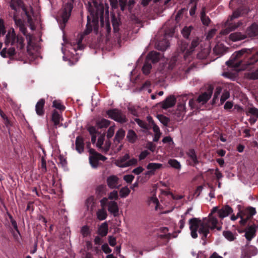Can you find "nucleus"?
Returning a JSON list of instances; mask_svg holds the SVG:
<instances>
[{
  "label": "nucleus",
  "instance_id": "9d476101",
  "mask_svg": "<svg viewBox=\"0 0 258 258\" xmlns=\"http://www.w3.org/2000/svg\"><path fill=\"white\" fill-rule=\"evenodd\" d=\"M89 153L90 154L89 157V162L91 166L94 168H96L98 166L99 160L105 161L106 159V158L105 156L97 153L93 149L89 150Z\"/></svg>",
  "mask_w": 258,
  "mask_h": 258
},
{
  "label": "nucleus",
  "instance_id": "a878e982",
  "mask_svg": "<svg viewBox=\"0 0 258 258\" xmlns=\"http://www.w3.org/2000/svg\"><path fill=\"white\" fill-rule=\"evenodd\" d=\"M192 210V207H190L189 208L187 209V210H186V211L184 213V214H183L182 215H181V219L179 220V223H178V225H179V228L180 229H182L184 228V226H185V219H186V216L189 214V213Z\"/></svg>",
  "mask_w": 258,
  "mask_h": 258
},
{
  "label": "nucleus",
  "instance_id": "20e7f679",
  "mask_svg": "<svg viewBox=\"0 0 258 258\" xmlns=\"http://www.w3.org/2000/svg\"><path fill=\"white\" fill-rule=\"evenodd\" d=\"M250 50L247 48H243L240 50L235 52L231 56L230 59L226 62L227 66L234 68H237L241 66V60L239 58L244 53H249Z\"/></svg>",
  "mask_w": 258,
  "mask_h": 258
},
{
  "label": "nucleus",
  "instance_id": "ddd939ff",
  "mask_svg": "<svg viewBox=\"0 0 258 258\" xmlns=\"http://www.w3.org/2000/svg\"><path fill=\"white\" fill-rule=\"evenodd\" d=\"M108 186L111 189L118 188L121 184L119 182V178L116 175H110L106 180Z\"/></svg>",
  "mask_w": 258,
  "mask_h": 258
},
{
  "label": "nucleus",
  "instance_id": "f704fd0d",
  "mask_svg": "<svg viewBox=\"0 0 258 258\" xmlns=\"http://www.w3.org/2000/svg\"><path fill=\"white\" fill-rule=\"evenodd\" d=\"M126 138L129 142L134 143L137 139V135L133 130H129L127 134Z\"/></svg>",
  "mask_w": 258,
  "mask_h": 258
},
{
  "label": "nucleus",
  "instance_id": "f8f14e48",
  "mask_svg": "<svg viewBox=\"0 0 258 258\" xmlns=\"http://www.w3.org/2000/svg\"><path fill=\"white\" fill-rule=\"evenodd\" d=\"M73 8V5L70 3H67L63 6L60 16L64 24L67 22L69 19Z\"/></svg>",
  "mask_w": 258,
  "mask_h": 258
},
{
  "label": "nucleus",
  "instance_id": "c9c22d12",
  "mask_svg": "<svg viewBox=\"0 0 258 258\" xmlns=\"http://www.w3.org/2000/svg\"><path fill=\"white\" fill-rule=\"evenodd\" d=\"M96 215L97 218L101 221L105 220L107 216V212L104 208L99 209L97 212Z\"/></svg>",
  "mask_w": 258,
  "mask_h": 258
},
{
  "label": "nucleus",
  "instance_id": "3c124183",
  "mask_svg": "<svg viewBox=\"0 0 258 258\" xmlns=\"http://www.w3.org/2000/svg\"><path fill=\"white\" fill-rule=\"evenodd\" d=\"M118 198V192L116 190H113L109 193L108 195V199L110 200H116Z\"/></svg>",
  "mask_w": 258,
  "mask_h": 258
},
{
  "label": "nucleus",
  "instance_id": "13d9d810",
  "mask_svg": "<svg viewBox=\"0 0 258 258\" xmlns=\"http://www.w3.org/2000/svg\"><path fill=\"white\" fill-rule=\"evenodd\" d=\"M81 233L84 237L87 236L89 233V229L87 226H83L81 229Z\"/></svg>",
  "mask_w": 258,
  "mask_h": 258
},
{
  "label": "nucleus",
  "instance_id": "6ab92c4d",
  "mask_svg": "<svg viewBox=\"0 0 258 258\" xmlns=\"http://www.w3.org/2000/svg\"><path fill=\"white\" fill-rule=\"evenodd\" d=\"M176 103V99L173 96L168 97L164 101L161 103V106L163 109H167L173 106Z\"/></svg>",
  "mask_w": 258,
  "mask_h": 258
},
{
  "label": "nucleus",
  "instance_id": "a19ab883",
  "mask_svg": "<svg viewBox=\"0 0 258 258\" xmlns=\"http://www.w3.org/2000/svg\"><path fill=\"white\" fill-rule=\"evenodd\" d=\"M247 116L250 115L255 116L258 118V109L255 107H249L246 112Z\"/></svg>",
  "mask_w": 258,
  "mask_h": 258
},
{
  "label": "nucleus",
  "instance_id": "4468645a",
  "mask_svg": "<svg viewBox=\"0 0 258 258\" xmlns=\"http://www.w3.org/2000/svg\"><path fill=\"white\" fill-rule=\"evenodd\" d=\"M163 167V165L161 163H150L147 166L148 171L145 172L146 175H153L156 170Z\"/></svg>",
  "mask_w": 258,
  "mask_h": 258
},
{
  "label": "nucleus",
  "instance_id": "412c9836",
  "mask_svg": "<svg viewBox=\"0 0 258 258\" xmlns=\"http://www.w3.org/2000/svg\"><path fill=\"white\" fill-rule=\"evenodd\" d=\"M62 120V117L60 114L57 111L54 110L52 114V120L56 128L62 125L61 123H60V121Z\"/></svg>",
  "mask_w": 258,
  "mask_h": 258
},
{
  "label": "nucleus",
  "instance_id": "bf43d9fd",
  "mask_svg": "<svg viewBox=\"0 0 258 258\" xmlns=\"http://www.w3.org/2000/svg\"><path fill=\"white\" fill-rule=\"evenodd\" d=\"M258 61V52L255 53L250 58L247 64H251Z\"/></svg>",
  "mask_w": 258,
  "mask_h": 258
},
{
  "label": "nucleus",
  "instance_id": "052dcab7",
  "mask_svg": "<svg viewBox=\"0 0 258 258\" xmlns=\"http://www.w3.org/2000/svg\"><path fill=\"white\" fill-rule=\"evenodd\" d=\"M134 179V176L131 174L125 175L123 176V179L127 183H131Z\"/></svg>",
  "mask_w": 258,
  "mask_h": 258
},
{
  "label": "nucleus",
  "instance_id": "0e129e2a",
  "mask_svg": "<svg viewBox=\"0 0 258 258\" xmlns=\"http://www.w3.org/2000/svg\"><path fill=\"white\" fill-rule=\"evenodd\" d=\"M248 251H249V254L250 255H255L257 253V249L255 247L250 246L249 248Z\"/></svg>",
  "mask_w": 258,
  "mask_h": 258
},
{
  "label": "nucleus",
  "instance_id": "7ed1b4c3",
  "mask_svg": "<svg viewBox=\"0 0 258 258\" xmlns=\"http://www.w3.org/2000/svg\"><path fill=\"white\" fill-rule=\"evenodd\" d=\"M24 41L21 36L16 35L14 29L10 30L6 36L5 44L8 46L10 45L16 46L18 50L16 51L14 47L4 48L0 52L1 55L3 57L11 59H20L23 57L22 50L25 47Z\"/></svg>",
  "mask_w": 258,
  "mask_h": 258
},
{
  "label": "nucleus",
  "instance_id": "de8ad7c7",
  "mask_svg": "<svg viewBox=\"0 0 258 258\" xmlns=\"http://www.w3.org/2000/svg\"><path fill=\"white\" fill-rule=\"evenodd\" d=\"M105 21L107 31L108 32H109L111 30V28L109 23V11L108 7L107 8V9L105 10Z\"/></svg>",
  "mask_w": 258,
  "mask_h": 258
},
{
  "label": "nucleus",
  "instance_id": "5701e85b",
  "mask_svg": "<svg viewBox=\"0 0 258 258\" xmlns=\"http://www.w3.org/2000/svg\"><path fill=\"white\" fill-rule=\"evenodd\" d=\"M166 34L164 36L165 38L161 41H158L156 43V47L158 49L161 51L165 50L169 46L168 40L166 38Z\"/></svg>",
  "mask_w": 258,
  "mask_h": 258
},
{
  "label": "nucleus",
  "instance_id": "603ef678",
  "mask_svg": "<svg viewBox=\"0 0 258 258\" xmlns=\"http://www.w3.org/2000/svg\"><path fill=\"white\" fill-rule=\"evenodd\" d=\"M230 96V94L228 91H224L221 97L220 101L221 103H224V102Z\"/></svg>",
  "mask_w": 258,
  "mask_h": 258
},
{
  "label": "nucleus",
  "instance_id": "774afa93",
  "mask_svg": "<svg viewBox=\"0 0 258 258\" xmlns=\"http://www.w3.org/2000/svg\"><path fill=\"white\" fill-rule=\"evenodd\" d=\"M249 78L253 80L258 79V70L250 73Z\"/></svg>",
  "mask_w": 258,
  "mask_h": 258
},
{
  "label": "nucleus",
  "instance_id": "39448f33",
  "mask_svg": "<svg viewBox=\"0 0 258 258\" xmlns=\"http://www.w3.org/2000/svg\"><path fill=\"white\" fill-rule=\"evenodd\" d=\"M256 213V211L254 208H248L240 213H238L237 216L234 215H232L230 219L232 221L236 220L238 217L241 218L240 221L241 225H245L247 222V220L250 219Z\"/></svg>",
  "mask_w": 258,
  "mask_h": 258
},
{
  "label": "nucleus",
  "instance_id": "7c9ffc66",
  "mask_svg": "<svg viewBox=\"0 0 258 258\" xmlns=\"http://www.w3.org/2000/svg\"><path fill=\"white\" fill-rule=\"evenodd\" d=\"M223 235L228 241H232L236 239V234L230 231H224Z\"/></svg>",
  "mask_w": 258,
  "mask_h": 258
},
{
  "label": "nucleus",
  "instance_id": "bb28decb",
  "mask_svg": "<svg viewBox=\"0 0 258 258\" xmlns=\"http://www.w3.org/2000/svg\"><path fill=\"white\" fill-rule=\"evenodd\" d=\"M246 38L245 34L241 33V32H234L231 33L229 35V38L233 41H237L241 40Z\"/></svg>",
  "mask_w": 258,
  "mask_h": 258
},
{
  "label": "nucleus",
  "instance_id": "0eeeda50",
  "mask_svg": "<svg viewBox=\"0 0 258 258\" xmlns=\"http://www.w3.org/2000/svg\"><path fill=\"white\" fill-rule=\"evenodd\" d=\"M88 131L90 134L91 135V142L93 144L95 143L96 136H98L97 142L96 144V146L99 150L101 151L103 148V142L105 139V135L104 134H100L96 129L94 126H90L88 128Z\"/></svg>",
  "mask_w": 258,
  "mask_h": 258
},
{
  "label": "nucleus",
  "instance_id": "a18cd8bd",
  "mask_svg": "<svg viewBox=\"0 0 258 258\" xmlns=\"http://www.w3.org/2000/svg\"><path fill=\"white\" fill-rule=\"evenodd\" d=\"M157 117L161 123H162L164 125H167L169 121V119L168 117L162 114L158 115Z\"/></svg>",
  "mask_w": 258,
  "mask_h": 258
},
{
  "label": "nucleus",
  "instance_id": "aec40b11",
  "mask_svg": "<svg viewBox=\"0 0 258 258\" xmlns=\"http://www.w3.org/2000/svg\"><path fill=\"white\" fill-rule=\"evenodd\" d=\"M110 4L112 9H116L118 7V1L117 0H109ZM120 9L122 11H123L125 8L127 0H118Z\"/></svg>",
  "mask_w": 258,
  "mask_h": 258
},
{
  "label": "nucleus",
  "instance_id": "69168bd1",
  "mask_svg": "<svg viewBox=\"0 0 258 258\" xmlns=\"http://www.w3.org/2000/svg\"><path fill=\"white\" fill-rule=\"evenodd\" d=\"M111 144L109 141H106L104 145H103V148L101 149V151L107 152L108 151L110 147Z\"/></svg>",
  "mask_w": 258,
  "mask_h": 258
},
{
  "label": "nucleus",
  "instance_id": "a211bd4d",
  "mask_svg": "<svg viewBox=\"0 0 258 258\" xmlns=\"http://www.w3.org/2000/svg\"><path fill=\"white\" fill-rule=\"evenodd\" d=\"M258 227L255 224H253L247 228L246 230L245 236L246 238L250 241L255 236V232Z\"/></svg>",
  "mask_w": 258,
  "mask_h": 258
},
{
  "label": "nucleus",
  "instance_id": "2f4dec72",
  "mask_svg": "<svg viewBox=\"0 0 258 258\" xmlns=\"http://www.w3.org/2000/svg\"><path fill=\"white\" fill-rule=\"evenodd\" d=\"M124 136L125 131L122 128L118 130L116 133L114 142L115 143H119L120 142V141H121L123 139Z\"/></svg>",
  "mask_w": 258,
  "mask_h": 258
},
{
  "label": "nucleus",
  "instance_id": "1a4fd4ad",
  "mask_svg": "<svg viewBox=\"0 0 258 258\" xmlns=\"http://www.w3.org/2000/svg\"><path fill=\"white\" fill-rule=\"evenodd\" d=\"M106 114L111 119L120 123L125 122L127 120L125 115L121 111L117 109L108 110L106 111Z\"/></svg>",
  "mask_w": 258,
  "mask_h": 258
},
{
  "label": "nucleus",
  "instance_id": "f3484780",
  "mask_svg": "<svg viewBox=\"0 0 258 258\" xmlns=\"http://www.w3.org/2000/svg\"><path fill=\"white\" fill-rule=\"evenodd\" d=\"M108 211L114 217L118 215L119 208L117 203L114 201H110L107 203Z\"/></svg>",
  "mask_w": 258,
  "mask_h": 258
},
{
  "label": "nucleus",
  "instance_id": "4be33fe9",
  "mask_svg": "<svg viewBox=\"0 0 258 258\" xmlns=\"http://www.w3.org/2000/svg\"><path fill=\"white\" fill-rule=\"evenodd\" d=\"M44 104L45 100L43 99H41L36 103L35 106V111L37 115L41 116L44 114Z\"/></svg>",
  "mask_w": 258,
  "mask_h": 258
},
{
  "label": "nucleus",
  "instance_id": "4c0bfd02",
  "mask_svg": "<svg viewBox=\"0 0 258 258\" xmlns=\"http://www.w3.org/2000/svg\"><path fill=\"white\" fill-rule=\"evenodd\" d=\"M152 69V65L151 62L146 60L143 68H142V71L143 73L145 75H148L150 71Z\"/></svg>",
  "mask_w": 258,
  "mask_h": 258
},
{
  "label": "nucleus",
  "instance_id": "6e6d98bb",
  "mask_svg": "<svg viewBox=\"0 0 258 258\" xmlns=\"http://www.w3.org/2000/svg\"><path fill=\"white\" fill-rule=\"evenodd\" d=\"M102 250L105 253H109L111 252V249L109 247L107 244H104L101 246Z\"/></svg>",
  "mask_w": 258,
  "mask_h": 258
},
{
  "label": "nucleus",
  "instance_id": "f03ea898",
  "mask_svg": "<svg viewBox=\"0 0 258 258\" xmlns=\"http://www.w3.org/2000/svg\"><path fill=\"white\" fill-rule=\"evenodd\" d=\"M189 228L192 238L198 237V233L202 236V238H206L209 233V230L217 229L220 230L221 226H218L217 218L209 215L208 218L200 219L198 218H192L189 220Z\"/></svg>",
  "mask_w": 258,
  "mask_h": 258
},
{
  "label": "nucleus",
  "instance_id": "37998d69",
  "mask_svg": "<svg viewBox=\"0 0 258 258\" xmlns=\"http://www.w3.org/2000/svg\"><path fill=\"white\" fill-rule=\"evenodd\" d=\"M231 21H230V20L228 19L227 21L225 23V26H229V27H230V28L232 29L234 28L235 30L237 28L239 27L242 24V23L240 21L236 23H231Z\"/></svg>",
  "mask_w": 258,
  "mask_h": 258
},
{
  "label": "nucleus",
  "instance_id": "9b49d317",
  "mask_svg": "<svg viewBox=\"0 0 258 258\" xmlns=\"http://www.w3.org/2000/svg\"><path fill=\"white\" fill-rule=\"evenodd\" d=\"M130 156L127 154H125L123 157L118 159L116 162V165L119 167H126L136 165L137 163V160L135 158L129 159Z\"/></svg>",
  "mask_w": 258,
  "mask_h": 258
},
{
  "label": "nucleus",
  "instance_id": "393cba45",
  "mask_svg": "<svg viewBox=\"0 0 258 258\" xmlns=\"http://www.w3.org/2000/svg\"><path fill=\"white\" fill-rule=\"evenodd\" d=\"M110 123L109 120L103 118H98L96 121V126L99 128H107Z\"/></svg>",
  "mask_w": 258,
  "mask_h": 258
},
{
  "label": "nucleus",
  "instance_id": "cd10ccee",
  "mask_svg": "<svg viewBox=\"0 0 258 258\" xmlns=\"http://www.w3.org/2000/svg\"><path fill=\"white\" fill-rule=\"evenodd\" d=\"M76 149L79 153L84 151L83 140L80 136L77 137L76 140Z\"/></svg>",
  "mask_w": 258,
  "mask_h": 258
},
{
  "label": "nucleus",
  "instance_id": "4d7b16f0",
  "mask_svg": "<svg viewBox=\"0 0 258 258\" xmlns=\"http://www.w3.org/2000/svg\"><path fill=\"white\" fill-rule=\"evenodd\" d=\"M209 49H204L203 53L202 52H200L198 54V57L200 59H203L205 58L209 53Z\"/></svg>",
  "mask_w": 258,
  "mask_h": 258
},
{
  "label": "nucleus",
  "instance_id": "79ce46f5",
  "mask_svg": "<svg viewBox=\"0 0 258 258\" xmlns=\"http://www.w3.org/2000/svg\"><path fill=\"white\" fill-rule=\"evenodd\" d=\"M201 14V21H202L203 24L204 25L208 26L210 22V20L209 18L206 16L205 12L204 10H202Z\"/></svg>",
  "mask_w": 258,
  "mask_h": 258
},
{
  "label": "nucleus",
  "instance_id": "338daca9",
  "mask_svg": "<svg viewBox=\"0 0 258 258\" xmlns=\"http://www.w3.org/2000/svg\"><path fill=\"white\" fill-rule=\"evenodd\" d=\"M108 242L111 246H114L116 243V238L113 236H108Z\"/></svg>",
  "mask_w": 258,
  "mask_h": 258
},
{
  "label": "nucleus",
  "instance_id": "f257e3e1",
  "mask_svg": "<svg viewBox=\"0 0 258 258\" xmlns=\"http://www.w3.org/2000/svg\"><path fill=\"white\" fill-rule=\"evenodd\" d=\"M93 5L94 9H89L90 16H87V23L86 25V29L84 30L76 42H71V45H73L74 49L76 51L77 49H82L83 46L82 45V41L85 35L89 34L93 30L95 33L98 32V20L100 18L101 23L102 25H104L103 15H104V7L103 5L98 4L97 3H94Z\"/></svg>",
  "mask_w": 258,
  "mask_h": 258
},
{
  "label": "nucleus",
  "instance_id": "473e14b6",
  "mask_svg": "<svg viewBox=\"0 0 258 258\" xmlns=\"http://www.w3.org/2000/svg\"><path fill=\"white\" fill-rule=\"evenodd\" d=\"M108 233V225L107 223H102L98 229V234L101 236H105Z\"/></svg>",
  "mask_w": 258,
  "mask_h": 258
},
{
  "label": "nucleus",
  "instance_id": "c756f323",
  "mask_svg": "<svg viewBox=\"0 0 258 258\" xmlns=\"http://www.w3.org/2000/svg\"><path fill=\"white\" fill-rule=\"evenodd\" d=\"M10 7L12 9L16 12L19 11L20 8L23 7V4L21 0H11Z\"/></svg>",
  "mask_w": 258,
  "mask_h": 258
},
{
  "label": "nucleus",
  "instance_id": "680f3d73",
  "mask_svg": "<svg viewBox=\"0 0 258 258\" xmlns=\"http://www.w3.org/2000/svg\"><path fill=\"white\" fill-rule=\"evenodd\" d=\"M152 128L154 132V134H161L159 127L155 124L154 121H152Z\"/></svg>",
  "mask_w": 258,
  "mask_h": 258
},
{
  "label": "nucleus",
  "instance_id": "e2e57ef3",
  "mask_svg": "<svg viewBox=\"0 0 258 258\" xmlns=\"http://www.w3.org/2000/svg\"><path fill=\"white\" fill-rule=\"evenodd\" d=\"M240 16V12L238 10L234 12L232 15L230 16V17L228 19L230 20V21H232L233 19L238 18Z\"/></svg>",
  "mask_w": 258,
  "mask_h": 258
},
{
  "label": "nucleus",
  "instance_id": "6e6552de",
  "mask_svg": "<svg viewBox=\"0 0 258 258\" xmlns=\"http://www.w3.org/2000/svg\"><path fill=\"white\" fill-rule=\"evenodd\" d=\"M199 44V39L195 38L192 40L191 45L188 47V44L186 42H181L180 49L181 52L184 53V57L186 59V57L190 54L191 52L194 51L195 48Z\"/></svg>",
  "mask_w": 258,
  "mask_h": 258
},
{
  "label": "nucleus",
  "instance_id": "c03bdc74",
  "mask_svg": "<svg viewBox=\"0 0 258 258\" xmlns=\"http://www.w3.org/2000/svg\"><path fill=\"white\" fill-rule=\"evenodd\" d=\"M130 189L127 186L123 187L121 188L119 191L120 196L121 198L126 197L130 193Z\"/></svg>",
  "mask_w": 258,
  "mask_h": 258
},
{
  "label": "nucleus",
  "instance_id": "b1692460",
  "mask_svg": "<svg viewBox=\"0 0 258 258\" xmlns=\"http://www.w3.org/2000/svg\"><path fill=\"white\" fill-rule=\"evenodd\" d=\"M160 58L159 53L156 51H151L147 55L146 60L153 63L157 62Z\"/></svg>",
  "mask_w": 258,
  "mask_h": 258
},
{
  "label": "nucleus",
  "instance_id": "e433bc0d",
  "mask_svg": "<svg viewBox=\"0 0 258 258\" xmlns=\"http://www.w3.org/2000/svg\"><path fill=\"white\" fill-rule=\"evenodd\" d=\"M148 202L149 205L154 206L155 210H157L159 202L156 196H153L149 198Z\"/></svg>",
  "mask_w": 258,
  "mask_h": 258
},
{
  "label": "nucleus",
  "instance_id": "dca6fc26",
  "mask_svg": "<svg viewBox=\"0 0 258 258\" xmlns=\"http://www.w3.org/2000/svg\"><path fill=\"white\" fill-rule=\"evenodd\" d=\"M232 212V209L229 205H225L219 209L218 216L220 218L223 219L228 216Z\"/></svg>",
  "mask_w": 258,
  "mask_h": 258
},
{
  "label": "nucleus",
  "instance_id": "2eb2a0df",
  "mask_svg": "<svg viewBox=\"0 0 258 258\" xmlns=\"http://www.w3.org/2000/svg\"><path fill=\"white\" fill-rule=\"evenodd\" d=\"M188 162L189 164L193 166H196L199 163L197 154L193 149H190L187 152Z\"/></svg>",
  "mask_w": 258,
  "mask_h": 258
},
{
  "label": "nucleus",
  "instance_id": "09e8293b",
  "mask_svg": "<svg viewBox=\"0 0 258 258\" xmlns=\"http://www.w3.org/2000/svg\"><path fill=\"white\" fill-rule=\"evenodd\" d=\"M135 121L141 127L144 129H148V125L145 121L138 118H136Z\"/></svg>",
  "mask_w": 258,
  "mask_h": 258
},
{
  "label": "nucleus",
  "instance_id": "49530a36",
  "mask_svg": "<svg viewBox=\"0 0 258 258\" xmlns=\"http://www.w3.org/2000/svg\"><path fill=\"white\" fill-rule=\"evenodd\" d=\"M20 30L23 33V34L24 35H26V39H27V40L28 41V44H30V43H31V40H32V36L30 35H26V29L24 27V26H20Z\"/></svg>",
  "mask_w": 258,
  "mask_h": 258
},
{
  "label": "nucleus",
  "instance_id": "c85d7f7f",
  "mask_svg": "<svg viewBox=\"0 0 258 258\" xmlns=\"http://www.w3.org/2000/svg\"><path fill=\"white\" fill-rule=\"evenodd\" d=\"M247 34L249 37H253L258 34V26L256 24H253L247 30Z\"/></svg>",
  "mask_w": 258,
  "mask_h": 258
},
{
  "label": "nucleus",
  "instance_id": "58836bf2",
  "mask_svg": "<svg viewBox=\"0 0 258 258\" xmlns=\"http://www.w3.org/2000/svg\"><path fill=\"white\" fill-rule=\"evenodd\" d=\"M168 163L170 166L176 169H180L181 168V165L180 163L175 159H169Z\"/></svg>",
  "mask_w": 258,
  "mask_h": 258
},
{
  "label": "nucleus",
  "instance_id": "8fccbe9b",
  "mask_svg": "<svg viewBox=\"0 0 258 258\" xmlns=\"http://www.w3.org/2000/svg\"><path fill=\"white\" fill-rule=\"evenodd\" d=\"M52 106L53 107L59 110H63L64 109V106L61 104V102L59 101L54 100L53 102Z\"/></svg>",
  "mask_w": 258,
  "mask_h": 258
},
{
  "label": "nucleus",
  "instance_id": "864d4df0",
  "mask_svg": "<svg viewBox=\"0 0 258 258\" xmlns=\"http://www.w3.org/2000/svg\"><path fill=\"white\" fill-rule=\"evenodd\" d=\"M114 126H111L108 130L107 132V138H111L114 134Z\"/></svg>",
  "mask_w": 258,
  "mask_h": 258
},
{
  "label": "nucleus",
  "instance_id": "423d86ee",
  "mask_svg": "<svg viewBox=\"0 0 258 258\" xmlns=\"http://www.w3.org/2000/svg\"><path fill=\"white\" fill-rule=\"evenodd\" d=\"M211 94L212 91L210 90L209 92H205L200 95L196 100L193 99L189 100L188 102L189 106L191 109H199L201 105L205 104L211 98Z\"/></svg>",
  "mask_w": 258,
  "mask_h": 258
},
{
  "label": "nucleus",
  "instance_id": "5fc2aeb1",
  "mask_svg": "<svg viewBox=\"0 0 258 258\" xmlns=\"http://www.w3.org/2000/svg\"><path fill=\"white\" fill-rule=\"evenodd\" d=\"M225 26L227 27V28L222 30L220 32V34L227 35L228 33H229L230 32L234 30V28L232 29V28H230V27H229V26Z\"/></svg>",
  "mask_w": 258,
  "mask_h": 258
},
{
  "label": "nucleus",
  "instance_id": "ea45409f",
  "mask_svg": "<svg viewBox=\"0 0 258 258\" xmlns=\"http://www.w3.org/2000/svg\"><path fill=\"white\" fill-rule=\"evenodd\" d=\"M193 29V27L191 26H185L184 27L181 31V33L183 35V37L187 38L191 32V30Z\"/></svg>",
  "mask_w": 258,
  "mask_h": 258
},
{
  "label": "nucleus",
  "instance_id": "72a5a7b5",
  "mask_svg": "<svg viewBox=\"0 0 258 258\" xmlns=\"http://www.w3.org/2000/svg\"><path fill=\"white\" fill-rule=\"evenodd\" d=\"M214 53L216 54H222L225 51V48L222 43L217 44L213 49Z\"/></svg>",
  "mask_w": 258,
  "mask_h": 258
}]
</instances>
